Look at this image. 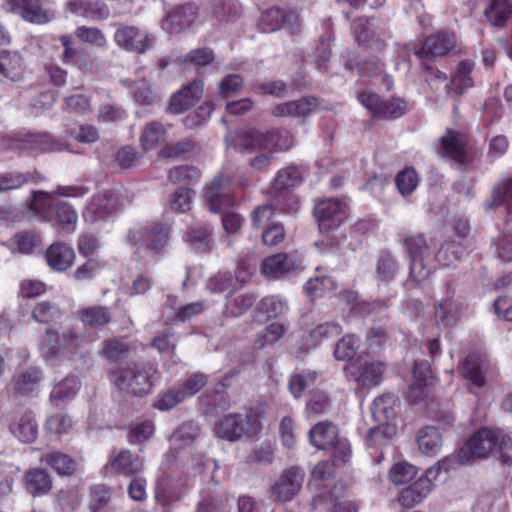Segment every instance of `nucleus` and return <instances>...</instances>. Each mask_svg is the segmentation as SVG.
Segmentation results:
<instances>
[{"label": "nucleus", "mask_w": 512, "mask_h": 512, "mask_svg": "<svg viewBox=\"0 0 512 512\" xmlns=\"http://www.w3.org/2000/svg\"><path fill=\"white\" fill-rule=\"evenodd\" d=\"M313 214L323 238L315 243L321 249L333 248L339 243L338 236L331 234L337 230L348 217L346 203L337 199H324L315 204Z\"/></svg>", "instance_id": "nucleus-1"}, {"label": "nucleus", "mask_w": 512, "mask_h": 512, "mask_svg": "<svg viewBox=\"0 0 512 512\" xmlns=\"http://www.w3.org/2000/svg\"><path fill=\"white\" fill-rule=\"evenodd\" d=\"M156 368L153 365L127 364L113 371L115 385L134 396L148 394L153 386Z\"/></svg>", "instance_id": "nucleus-2"}, {"label": "nucleus", "mask_w": 512, "mask_h": 512, "mask_svg": "<svg viewBox=\"0 0 512 512\" xmlns=\"http://www.w3.org/2000/svg\"><path fill=\"white\" fill-rule=\"evenodd\" d=\"M84 342V336L77 328H69L62 333L47 329L40 340V351L47 362L55 363L65 352L73 353Z\"/></svg>", "instance_id": "nucleus-3"}, {"label": "nucleus", "mask_w": 512, "mask_h": 512, "mask_svg": "<svg viewBox=\"0 0 512 512\" xmlns=\"http://www.w3.org/2000/svg\"><path fill=\"white\" fill-rule=\"evenodd\" d=\"M262 429L259 416L254 413H231L224 416L215 426L217 437L231 442L243 437H253Z\"/></svg>", "instance_id": "nucleus-4"}, {"label": "nucleus", "mask_w": 512, "mask_h": 512, "mask_svg": "<svg viewBox=\"0 0 512 512\" xmlns=\"http://www.w3.org/2000/svg\"><path fill=\"white\" fill-rule=\"evenodd\" d=\"M69 147L49 133H27L22 136L2 137L0 150L50 153L68 150Z\"/></svg>", "instance_id": "nucleus-5"}, {"label": "nucleus", "mask_w": 512, "mask_h": 512, "mask_svg": "<svg viewBox=\"0 0 512 512\" xmlns=\"http://www.w3.org/2000/svg\"><path fill=\"white\" fill-rule=\"evenodd\" d=\"M169 227L162 223H153L141 228L131 229L127 240L132 246L144 248L148 252L159 255L168 245Z\"/></svg>", "instance_id": "nucleus-6"}, {"label": "nucleus", "mask_w": 512, "mask_h": 512, "mask_svg": "<svg viewBox=\"0 0 512 512\" xmlns=\"http://www.w3.org/2000/svg\"><path fill=\"white\" fill-rule=\"evenodd\" d=\"M499 429L482 428L464 443L458 452L462 463L487 458L497 443Z\"/></svg>", "instance_id": "nucleus-7"}, {"label": "nucleus", "mask_w": 512, "mask_h": 512, "mask_svg": "<svg viewBox=\"0 0 512 512\" xmlns=\"http://www.w3.org/2000/svg\"><path fill=\"white\" fill-rule=\"evenodd\" d=\"M456 45V36L452 32L442 31L427 37L418 47L415 43L405 46L407 53H413L418 58L440 57L448 54Z\"/></svg>", "instance_id": "nucleus-8"}, {"label": "nucleus", "mask_w": 512, "mask_h": 512, "mask_svg": "<svg viewBox=\"0 0 512 512\" xmlns=\"http://www.w3.org/2000/svg\"><path fill=\"white\" fill-rule=\"evenodd\" d=\"M467 142L466 134L447 128L444 135L440 138L437 152L441 157H447L458 165L466 166L469 163Z\"/></svg>", "instance_id": "nucleus-9"}, {"label": "nucleus", "mask_w": 512, "mask_h": 512, "mask_svg": "<svg viewBox=\"0 0 512 512\" xmlns=\"http://www.w3.org/2000/svg\"><path fill=\"white\" fill-rule=\"evenodd\" d=\"M114 41L121 49L144 54L153 45L154 38L136 26L119 25L114 33Z\"/></svg>", "instance_id": "nucleus-10"}, {"label": "nucleus", "mask_w": 512, "mask_h": 512, "mask_svg": "<svg viewBox=\"0 0 512 512\" xmlns=\"http://www.w3.org/2000/svg\"><path fill=\"white\" fill-rule=\"evenodd\" d=\"M345 484L337 481L331 490L314 496L312 508L323 512H356L351 502L345 499Z\"/></svg>", "instance_id": "nucleus-11"}, {"label": "nucleus", "mask_w": 512, "mask_h": 512, "mask_svg": "<svg viewBox=\"0 0 512 512\" xmlns=\"http://www.w3.org/2000/svg\"><path fill=\"white\" fill-rule=\"evenodd\" d=\"M4 7L7 12L18 14L35 24L48 23L54 17L51 10L43 7L41 0H6Z\"/></svg>", "instance_id": "nucleus-12"}, {"label": "nucleus", "mask_w": 512, "mask_h": 512, "mask_svg": "<svg viewBox=\"0 0 512 512\" xmlns=\"http://www.w3.org/2000/svg\"><path fill=\"white\" fill-rule=\"evenodd\" d=\"M355 40L366 47L381 50L385 47V31L373 19L358 18L351 24Z\"/></svg>", "instance_id": "nucleus-13"}, {"label": "nucleus", "mask_w": 512, "mask_h": 512, "mask_svg": "<svg viewBox=\"0 0 512 512\" xmlns=\"http://www.w3.org/2000/svg\"><path fill=\"white\" fill-rule=\"evenodd\" d=\"M346 375L349 380L355 381L360 387H371L378 385L385 371V365L382 362L351 363L345 367Z\"/></svg>", "instance_id": "nucleus-14"}, {"label": "nucleus", "mask_w": 512, "mask_h": 512, "mask_svg": "<svg viewBox=\"0 0 512 512\" xmlns=\"http://www.w3.org/2000/svg\"><path fill=\"white\" fill-rule=\"evenodd\" d=\"M298 21L299 17L294 12L271 8L262 14L258 27L263 33L274 32L282 27L288 29L290 33H297L300 30Z\"/></svg>", "instance_id": "nucleus-15"}, {"label": "nucleus", "mask_w": 512, "mask_h": 512, "mask_svg": "<svg viewBox=\"0 0 512 512\" xmlns=\"http://www.w3.org/2000/svg\"><path fill=\"white\" fill-rule=\"evenodd\" d=\"M204 200L212 212H220L231 203L230 180L222 174L216 175L204 189Z\"/></svg>", "instance_id": "nucleus-16"}, {"label": "nucleus", "mask_w": 512, "mask_h": 512, "mask_svg": "<svg viewBox=\"0 0 512 512\" xmlns=\"http://www.w3.org/2000/svg\"><path fill=\"white\" fill-rule=\"evenodd\" d=\"M305 473L298 467H290L279 477L271 487L272 494L282 502L292 500L300 491Z\"/></svg>", "instance_id": "nucleus-17"}, {"label": "nucleus", "mask_w": 512, "mask_h": 512, "mask_svg": "<svg viewBox=\"0 0 512 512\" xmlns=\"http://www.w3.org/2000/svg\"><path fill=\"white\" fill-rule=\"evenodd\" d=\"M197 17L198 8L194 4L177 6L162 20V28L169 34H178L189 29Z\"/></svg>", "instance_id": "nucleus-18"}, {"label": "nucleus", "mask_w": 512, "mask_h": 512, "mask_svg": "<svg viewBox=\"0 0 512 512\" xmlns=\"http://www.w3.org/2000/svg\"><path fill=\"white\" fill-rule=\"evenodd\" d=\"M203 90V82L198 79L193 80L171 97L169 111L173 114H181L189 110L201 99Z\"/></svg>", "instance_id": "nucleus-19"}, {"label": "nucleus", "mask_w": 512, "mask_h": 512, "mask_svg": "<svg viewBox=\"0 0 512 512\" xmlns=\"http://www.w3.org/2000/svg\"><path fill=\"white\" fill-rule=\"evenodd\" d=\"M227 146L241 153L251 154L258 150H266V133L259 130L238 131L232 142L227 140Z\"/></svg>", "instance_id": "nucleus-20"}, {"label": "nucleus", "mask_w": 512, "mask_h": 512, "mask_svg": "<svg viewBox=\"0 0 512 512\" xmlns=\"http://www.w3.org/2000/svg\"><path fill=\"white\" fill-rule=\"evenodd\" d=\"M43 379L42 371L37 367H28L12 377V389L16 395L30 397L37 393Z\"/></svg>", "instance_id": "nucleus-21"}, {"label": "nucleus", "mask_w": 512, "mask_h": 512, "mask_svg": "<svg viewBox=\"0 0 512 512\" xmlns=\"http://www.w3.org/2000/svg\"><path fill=\"white\" fill-rule=\"evenodd\" d=\"M186 480L172 473L163 474L157 481L156 499L162 504H168L180 499Z\"/></svg>", "instance_id": "nucleus-22"}, {"label": "nucleus", "mask_w": 512, "mask_h": 512, "mask_svg": "<svg viewBox=\"0 0 512 512\" xmlns=\"http://www.w3.org/2000/svg\"><path fill=\"white\" fill-rule=\"evenodd\" d=\"M10 433L23 443H33L38 436V424L34 413L25 410L9 424Z\"/></svg>", "instance_id": "nucleus-23"}, {"label": "nucleus", "mask_w": 512, "mask_h": 512, "mask_svg": "<svg viewBox=\"0 0 512 512\" xmlns=\"http://www.w3.org/2000/svg\"><path fill=\"white\" fill-rule=\"evenodd\" d=\"M464 305L452 297L440 301L435 307L434 318L439 327L450 328L457 324L464 313Z\"/></svg>", "instance_id": "nucleus-24"}, {"label": "nucleus", "mask_w": 512, "mask_h": 512, "mask_svg": "<svg viewBox=\"0 0 512 512\" xmlns=\"http://www.w3.org/2000/svg\"><path fill=\"white\" fill-rule=\"evenodd\" d=\"M473 69V61L463 60L458 64L457 70L450 82L445 83V90L449 97H459L466 89L473 86V80L470 76Z\"/></svg>", "instance_id": "nucleus-25"}, {"label": "nucleus", "mask_w": 512, "mask_h": 512, "mask_svg": "<svg viewBox=\"0 0 512 512\" xmlns=\"http://www.w3.org/2000/svg\"><path fill=\"white\" fill-rule=\"evenodd\" d=\"M296 269L294 259L286 253L266 257L261 264V272L268 278L279 279Z\"/></svg>", "instance_id": "nucleus-26"}, {"label": "nucleus", "mask_w": 512, "mask_h": 512, "mask_svg": "<svg viewBox=\"0 0 512 512\" xmlns=\"http://www.w3.org/2000/svg\"><path fill=\"white\" fill-rule=\"evenodd\" d=\"M487 368L486 359L477 353H472L463 361L462 374L471 385L481 388L486 384Z\"/></svg>", "instance_id": "nucleus-27"}, {"label": "nucleus", "mask_w": 512, "mask_h": 512, "mask_svg": "<svg viewBox=\"0 0 512 512\" xmlns=\"http://www.w3.org/2000/svg\"><path fill=\"white\" fill-rule=\"evenodd\" d=\"M117 208L116 199L108 193L96 194L87 205L84 218L90 222L102 220Z\"/></svg>", "instance_id": "nucleus-28"}, {"label": "nucleus", "mask_w": 512, "mask_h": 512, "mask_svg": "<svg viewBox=\"0 0 512 512\" xmlns=\"http://www.w3.org/2000/svg\"><path fill=\"white\" fill-rule=\"evenodd\" d=\"M338 438V428L330 421L319 422L309 431L310 443L321 450L330 449Z\"/></svg>", "instance_id": "nucleus-29"}, {"label": "nucleus", "mask_w": 512, "mask_h": 512, "mask_svg": "<svg viewBox=\"0 0 512 512\" xmlns=\"http://www.w3.org/2000/svg\"><path fill=\"white\" fill-rule=\"evenodd\" d=\"M48 265L56 271H66L75 260L74 250L65 243L56 242L49 246L45 254Z\"/></svg>", "instance_id": "nucleus-30"}, {"label": "nucleus", "mask_w": 512, "mask_h": 512, "mask_svg": "<svg viewBox=\"0 0 512 512\" xmlns=\"http://www.w3.org/2000/svg\"><path fill=\"white\" fill-rule=\"evenodd\" d=\"M81 188H59L57 191L48 193L45 191H32L31 200L29 202V208L31 211L42 216L43 219L49 220L51 216V210L54 208L52 201V194H59L64 196L73 195L70 191L80 190Z\"/></svg>", "instance_id": "nucleus-31"}, {"label": "nucleus", "mask_w": 512, "mask_h": 512, "mask_svg": "<svg viewBox=\"0 0 512 512\" xmlns=\"http://www.w3.org/2000/svg\"><path fill=\"white\" fill-rule=\"evenodd\" d=\"M25 488L33 496L48 494L53 486L51 475L44 469L31 468L25 472Z\"/></svg>", "instance_id": "nucleus-32"}, {"label": "nucleus", "mask_w": 512, "mask_h": 512, "mask_svg": "<svg viewBox=\"0 0 512 512\" xmlns=\"http://www.w3.org/2000/svg\"><path fill=\"white\" fill-rule=\"evenodd\" d=\"M111 468L124 476L138 475L144 468L143 459L134 456L130 450H122L109 462Z\"/></svg>", "instance_id": "nucleus-33"}, {"label": "nucleus", "mask_w": 512, "mask_h": 512, "mask_svg": "<svg viewBox=\"0 0 512 512\" xmlns=\"http://www.w3.org/2000/svg\"><path fill=\"white\" fill-rule=\"evenodd\" d=\"M317 107L315 98L303 97L301 99L278 104L274 107L272 114L276 117H305Z\"/></svg>", "instance_id": "nucleus-34"}, {"label": "nucleus", "mask_w": 512, "mask_h": 512, "mask_svg": "<svg viewBox=\"0 0 512 512\" xmlns=\"http://www.w3.org/2000/svg\"><path fill=\"white\" fill-rule=\"evenodd\" d=\"M399 265L396 258L389 251H381L375 264V279L378 285H388L396 277Z\"/></svg>", "instance_id": "nucleus-35"}, {"label": "nucleus", "mask_w": 512, "mask_h": 512, "mask_svg": "<svg viewBox=\"0 0 512 512\" xmlns=\"http://www.w3.org/2000/svg\"><path fill=\"white\" fill-rule=\"evenodd\" d=\"M41 462L49 465L61 476H71L78 469L77 461L61 451L48 452L42 455Z\"/></svg>", "instance_id": "nucleus-36"}, {"label": "nucleus", "mask_w": 512, "mask_h": 512, "mask_svg": "<svg viewBox=\"0 0 512 512\" xmlns=\"http://www.w3.org/2000/svg\"><path fill=\"white\" fill-rule=\"evenodd\" d=\"M78 318L83 324L93 329H101L111 322L112 315L108 307L92 305L80 309L78 311Z\"/></svg>", "instance_id": "nucleus-37"}, {"label": "nucleus", "mask_w": 512, "mask_h": 512, "mask_svg": "<svg viewBox=\"0 0 512 512\" xmlns=\"http://www.w3.org/2000/svg\"><path fill=\"white\" fill-rule=\"evenodd\" d=\"M398 398L393 394H385L373 401L371 411L379 423H390L397 415Z\"/></svg>", "instance_id": "nucleus-38"}, {"label": "nucleus", "mask_w": 512, "mask_h": 512, "mask_svg": "<svg viewBox=\"0 0 512 512\" xmlns=\"http://www.w3.org/2000/svg\"><path fill=\"white\" fill-rule=\"evenodd\" d=\"M0 72L12 81L21 79L24 72V63L18 52L3 51L0 54Z\"/></svg>", "instance_id": "nucleus-39"}, {"label": "nucleus", "mask_w": 512, "mask_h": 512, "mask_svg": "<svg viewBox=\"0 0 512 512\" xmlns=\"http://www.w3.org/2000/svg\"><path fill=\"white\" fill-rule=\"evenodd\" d=\"M429 493L428 480H417L400 492L398 501L403 507L411 508L422 502Z\"/></svg>", "instance_id": "nucleus-40"}, {"label": "nucleus", "mask_w": 512, "mask_h": 512, "mask_svg": "<svg viewBox=\"0 0 512 512\" xmlns=\"http://www.w3.org/2000/svg\"><path fill=\"white\" fill-rule=\"evenodd\" d=\"M512 14V0H492L485 16L494 27H504Z\"/></svg>", "instance_id": "nucleus-41"}, {"label": "nucleus", "mask_w": 512, "mask_h": 512, "mask_svg": "<svg viewBox=\"0 0 512 512\" xmlns=\"http://www.w3.org/2000/svg\"><path fill=\"white\" fill-rule=\"evenodd\" d=\"M167 139L165 126L158 121H151L146 124L141 136L140 142L145 150H151L164 143Z\"/></svg>", "instance_id": "nucleus-42"}, {"label": "nucleus", "mask_w": 512, "mask_h": 512, "mask_svg": "<svg viewBox=\"0 0 512 512\" xmlns=\"http://www.w3.org/2000/svg\"><path fill=\"white\" fill-rule=\"evenodd\" d=\"M418 447L425 455H433L440 450L442 436L439 430L433 426H426L420 430L417 438Z\"/></svg>", "instance_id": "nucleus-43"}, {"label": "nucleus", "mask_w": 512, "mask_h": 512, "mask_svg": "<svg viewBox=\"0 0 512 512\" xmlns=\"http://www.w3.org/2000/svg\"><path fill=\"white\" fill-rule=\"evenodd\" d=\"M504 205L512 220V177L497 184L492 191V201L487 209Z\"/></svg>", "instance_id": "nucleus-44"}, {"label": "nucleus", "mask_w": 512, "mask_h": 512, "mask_svg": "<svg viewBox=\"0 0 512 512\" xmlns=\"http://www.w3.org/2000/svg\"><path fill=\"white\" fill-rule=\"evenodd\" d=\"M397 433V428L391 423H380L379 426L369 429L366 436L367 446L380 447L386 445Z\"/></svg>", "instance_id": "nucleus-45"}, {"label": "nucleus", "mask_w": 512, "mask_h": 512, "mask_svg": "<svg viewBox=\"0 0 512 512\" xmlns=\"http://www.w3.org/2000/svg\"><path fill=\"white\" fill-rule=\"evenodd\" d=\"M54 213L57 224L66 233H71L75 230L78 216L74 208L67 202H58L54 205Z\"/></svg>", "instance_id": "nucleus-46"}, {"label": "nucleus", "mask_w": 512, "mask_h": 512, "mask_svg": "<svg viewBox=\"0 0 512 512\" xmlns=\"http://www.w3.org/2000/svg\"><path fill=\"white\" fill-rule=\"evenodd\" d=\"M79 389V379L75 376H68L53 387L50 400L52 402L70 400L74 398Z\"/></svg>", "instance_id": "nucleus-47"}, {"label": "nucleus", "mask_w": 512, "mask_h": 512, "mask_svg": "<svg viewBox=\"0 0 512 512\" xmlns=\"http://www.w3.org/2000/svg\"><path fill=\"white\" fill-rule=\"evenodd\" d=\"M211 234L212 229L209 226L191 228L185 233L184 240L197 250L209 251L213 242Z\"/></svg>", "instance_id": "nucleus-48"}, {"label": "nucleus", "mask_w": 512, "mask_h": 512, "mask_svg": "<svg viewBox=\"0 0 512 512\" xmlns=\"http://www.w3.org/2000/svg\"><path fill=\"white\" fill-rule=\"evenodd\" d=\"M275 209L286 213H296L299 209V202L296 196L286 189L269 190Z\"/></svg>", "instance_id": "nucleus-49"}, {"label": "nucleus", "mask_w": 512, "mask_h": 512, "mask_svg": "<svg viewBox=\"0 0 512 512\" xmlns=\"http://www.w3.org/2000/svg\"><path fill=\"white\" fill-rule=\"evenodd\" d=\"M302 181L301 173L295 166H288L278 171L270 190H290Z\"/></svg>", "instance_id": "nucleus-50"}, {"label": "nucleus", "mask_w": 512, "mask_h": 512, "mask_svg": "<svg viewBox=\"0 0 512 512\" xmlns=\"http://www.w3.org/2000/svg\"><path fill=\"white\" fill-rule=\"evenodd\" d=\"M128 345L116 338L104 340L99 354L111 363L124 359L128 354Z\"/></svg>", "instance_id": "nucleus-51"}, {"label": "nucleus", "mask_w": 512, "mask_h": 512, "mask_svg": "<svg viewBox=\"0 0 512 512\" xmlns=\"http://www.w3.org/2000/svg\"><path fill=\"white\" fill-rule=\"evenodd\" d=\"M199 428L191 422L183 423L171 436L174 449L190 446L198 437Z\"/></svg>", "instance_id": "nucleus-52"}, {"label": "nucleus", "mask_w": 512, "mask_h": 512, "mask_svg": "<svg viewBox=\"0 0 512 512\" xmlns=\"http://www.w3.org/2000/svg\"><path fill=\"white\" fill-rule=\"evenodd\" d=\"M464 253L465 248L462 243L452 240L441 246L436 258L442 265L451 266L454 262L461 260Z\"/></svg>", "instance_id": "nucleus-53"}, {"label": "nucleus", "mask_w": 512, "mask_h": 512, "mask_svg": "<svg viewBox=\"0 0 512 512\" xmlns=\"http://www.w3.org/2000/svg\"><path fill=\"white\" fill-rule=\"evenodd\" d=\"M360 339L353 334H347L337 342L334 356L337 360L346 361L352 359L360 347Z\"/></svg>", "instance_id": "nucleus-54"}, {"label": "nucleus", "mask_w": 512, "mask_h": 512, "mask_svg": "<svg viewBox=\"0 0 512 512\" xmlns=\"http://www.w3.org/2000/svg\"><path fill=\"white\" fill-rule=\"evenodd\" d=\"M285 330L286 328L283 324L278 322L271 323L257 334L255 346L259 349H263L267 345H273L282 338Z\"/></svg>", "instance_id": "nucleus-55"}, {"label": "nucleus", "mask_w": 512, "mask_h": 512, "mask_svg": "<svg viewBox=\"0 0 512 512\" xmlns=\"http://www.w3.org/2000/svg\"><path fill=\"white\" fill-rule=\"evenodd\" d=\"M73 426L72 419L67 414L57 413L47 418L45 430L48 434L61 436L69 433Z\"/></svg>", "instance_id": "nucleus-56"}, {"label": "nucleus", "mask_w": 512, "mask_h": 512, "mask_svg": "<svg viewBox=\"0 0 512 512\" xmlns=\"http://www.w3.org/2000/svg\"><path fill=\"white\" fill-rule=\"evenodd\" d=\"M266 133L267 148L266 150H288L294 144L293 136L286 130H275Z\"/></svg>", "instance_id": "nucleus-57"}, {"label": "nucleus", "mask_w": 512, "mask_h": 512, "mask_svg": "<svg viewBox=\"0 0 512 512\" xmlns=\"http://www.w3.org/2000/svg\"><path fill=\"white\" fill-rule=\"evenodd\" d=\"M207 287L212 292H228L229 295L238 288V286L235 285V279L233 275L226 272H220L211 277L208 281Z\"/></svg>", "instance_id": "nucleus-58"}, {"label": "nucleus", "mask_w": 512, "mask_h": 512, "mask_svg": "<svg viewBox=\"0 0 512 512\" xmlns=\"http://www.w3.org/2000/svg\"><path fill=\"white\" fill-rule=\"evenodd\" d=\"M316 371H307L292 375L289 382V390L295 397H300L302 392L315 384L317 379Z\"/></svg>", "instance_id": "nucleus-59"}, {"label": "nucleus", "mask_w": 512, "mask_h": 512, "mask_svg": "<svg viewBox=\"0 0 512 512\" xmlns=\"http://www.w3.org/2000/svg\"><path fill=\"white\" fill-rule=\"evenodd\" d=\"M417 475V468L407 462L392 466L389 472L390 480L396 485L406 484Z\"/></svg>", "instance_id": "nucleus-60"}, {"label": "nucleus", "mask_w": 512, "mask_h": 512, "mask_svg": "<svg viewBox=\"0 0 512 512\" xmlns=\"http://www.w3.org/2000/svg\"><path fill=\"white\" fill-rule=\"evenodd\" d=\"M403 244L410 258H426L429 254V246L422 234L406 237Z\"/></svg>", "instance_id": "nucleus-61"}, {"label": "nucleus", "mask_w": 512, "mask_h": 512, "mask_svg": "<svg viewBox=\"0 0 512 512\" xmlns=\"http://www.w3.org/2000/svg\"><path fill=\"white\" fill-rule=\"evenodd\" d=\"M60 313V309L56 304L43 301L34 307L32 318L39 323H49L59 318Z\"/></svg>", "instance_id": "nucleus-62"}, {"label": "nucleus", "mask_w": 512, "mask_h": 512, "mask_svg": "<svg viewBox=\"0 0 512 512\" xmlns=\"http://www.w3.org/2000/svg\"><path fill=\"white\" fill-rule=\"evenodd\" d=\"M186 393L181 388H173L163 393L154 404V407L161 411H168L181 403Z\"/></svg>", "instance_id": "nucleus-63"}, {"label": "nucleus", "mask_w": 512, "mask_h": 512, "mask_svg": "<svg viewBox=\"0 0 512 512\" xmlns=\"http://www.w3.org/2000/svg\"><path fill=\"white\" fill-rule=\"evenodd\" d=\"M200 172L197 168L183 165L171 169L168 173V180L171 183L190 184L198 180Z\"/></svg>", "instance_id": "nucleus-64"}]
</instances>
